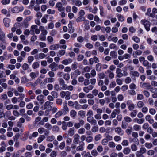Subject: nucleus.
Returning <instances> with one entry per match:
<instances>
[{
	"label": "nucleus",
	"instance_id": "nucleus-1",
	"mask_svg": "<svg viewBox=\"0 0 157 157\" xmlns=\"http://www.w3.org/2000/svg\"><path fill=\"white\" fill-rule=\"evenodd\" d=\"M123 73H122V70L119 68H117L116 70L117 75L116 76L118 78H121L123 76H126L128 75V73L126 71V69L123 70Z\"/></svg>",
	"mask_w": 157,
	"mask_h": 157
},
{
	"label": "nucleus",
	"instance_id": "nucleus-2",
	"mask_svg": "<svg viewBox=\"0 0 157 157\" xmlns=\"http://www.w3.org/2000/svg\"><path fill=\"white\" fill-rule=\"evenodd\" d=\"M71 93L69 91H61L60 93V95L61 98H65L66 100H69L71 98Z\"/></svg>",
	"mask_w": 157,
	"mask_h": 157
},
{
	"label": "nucleus",
	"instance_id": "nucleus-3",
	"mask_svg": "<svg viewBox=\"0 0 157 157\" xmlns=\"http://www.w3.org/2000/svg\"><path fill=\"white\" fill-rule=\"evenodd\" d=\"M87 121L91 124L95 125L97 124L96 120L94 119L93 116L87 117Z\"/></svg>",
	"mask_w": 157,
	"mask_h": 157
},
{
	"label": "nucleus",
	"instance_id": "nucleus-4",
	"mask_svg": "<svg viewBox=\"0 0 157 157\" xmlns=\"http://www.w3.org/2000/svg\"><path fill=\"white\" fill-rule=\"evenodd\" d=\"M49 67L51 69L52 71H55L58 69L57 64L54 62L51 63L49 66Z\"/></svg>",
	"mask_w": 157,
	"mask_h": 157
},
{
	"label": "nucleus",
	"instance_id": "nucleus-5",
	"mask_svg": "<svg viewBox=\"0 0 157 157\" xmlns=\"http://www.w3.org/2000/svg\"><path fill=\"white\" fill-rule=\"evenodd\" d=\"M127 104L128 106V108L130 111H132L134 109L135 105L130 100H128L127 101Z\"/></svg>",
	"mask_w": 157,
	"mask_h": 157
},
{
	"label": "nucleus",
	"instance_id": "nucleus-6",
	"mask_svg": "<svg viewBox=\"0 0 157 157\" xmlns=\"http://www.w3.org/2000/svg\"><path fill=\"white\" fill-rule=\"evenodd\" d=\"M44 95L42 94L39 95L37 97L36 99L39 101L40 104L42 105L44 102Z\"/></svg>",
	"mask_w": 157,
	"mask_h": 157
},
{
	"label": "nucleus",
	"instance_id": "nucleus-7",
	"mask_svg": "<svg viewBox=\"0 0 157 157\" xmlns=\"http://www.w3.org/2000/svg\"><path fill=\"white\" fill-rule=\"evenodd\" d=\"M59 85L62 86V88L63 90L67 84H65L64 80L61 78H59L58 79Z\"/></svg>",
	"mask_w": 157,
	"mask_h": 157
},
{
	"label": "nucleus",
	"instance_id": "nucleus-8",
	"mask_svg": "<svg viewBox=\"0 0 157 157\" xmlns=\"http://www.w3.org/2000/svg\"><path fill=\"white\" fill-rule=\"evenodd\" d=\"M70 114L71 117L73 119H75L77 116V112L75 110L72 109L70 111Z\"/></svg>",
	"mask_w": 157,
	"mask_h": 157
},
{
	"label": "nucleus",
	"instance_id": "nucleus-9",
	"mask_svg": "<svg viewBox=\"0 0 157 157\" xmlns=\"http://www.w3.org/2000/svg\"><path fill=\"white\" fill-rule=\"evenodd\" d=\"M80 136L78 134H75L74 136L73 142L75 144H78L79 141Z\"/></svg>",
	"mask_w": 157,
	"mask_h": 157
},
{
	"label": "nucleus",
	"instance_id": "nucleus-10",
	"mask_svg": "<svg viewBox=\"0 0 157 157\" xmlns=\"http://www.w3.org/2000/svg\"><path fill=\"white\" fill-rule=\"evenodd\" d=\"M84 143L82 144H80L79 146H77L76 148V151H83L84 149Z\"/></svg>",
	"mask_w": 157,
	"mask_h": 157
},
{
	"label": "nucleus",
	"instance_id": "nucleus-11",
	"mask_svg": "<svg viewBox=\"0 0 157 157\" xmlns=\"http://www.w3.org/2000/svg\"><path fill=\"white\" fill-rule=\"evenodd\" d=\"M115 132L118 135L121 136L123 134L124 132L121 127H117L115 128Z\"/></svg>",
	"mask_w": 157,
	"mask_h": 157
},
{
	"label": "nucleus",
	"instance_id": "nucleus-12",
	"mask_svg": "<svg viewBox=\"0 0 157 157\" xmlns=\"http://www.w3.org/2000/svg\"><path fill=\"white\" fill-rule=\"evenodd\" d=\"M60 47L59 44H54L51 45L49 47V49L51 50H57Z\"/></svg>",
	"mask_w": 157,
	"mask_h": 157
},
{
	"label": "nucleus",
	"instance_id": "nucleus-13",
	"mask_svg": "<svg viewBox=\"0 0 157 157\" xmlns=\"http://www.w3.org/2000/svg\"><path fill=\"white\" fill-rule=\"evenodd\" d=\"M55 78L51 77L46 78L44 79V82L46 83H52L55 81Z\"/></svg>",
	"mask_w": 157,
	"mask_h": 157
},
{
	"label": "nucleus",
	"instance_id": "nucleus-14",
	"mask_svg": "<svg viewBox=\"0 0 157 157\" xmlns=\"http://www.w3.org/2000/svg\"><path fill=\"white\" fill-rule=\"evenodd\" d=\"M3 21L5 27H8L9 26L10 20L9 18H4L3 19Z\"/></svg>",
	"mask_w": 157,
	"mask_h": 157
},
{
	"label": "nucleus",
	"instance_id": "nucleus-15",
	"mask_svg": "<svg viewBox=\"0 0 157 157\" xmlns=\"http://www.w3.org/2000/svg\"><path fill=\"white\" fill-rule=\"evenodd\" d=\"M72 62V59L69 58L68 59H65L62 61V63L65 65H68L69 63H71Z\"/></svg>",
	"mask_w": 157,
	"mask_h": 157
},
{
	"label": "nucleus",
	"instance_id": "nucleus-16",
	"mask_svg": "<svg viewBox=\"0 0 157 157\" xmlns=\"http://www.w3.org/2000/svg\"><path fill=\"white\" fill-rule=\"evenodd\" d=\"M133 121L134 122H136L139 124H141L144 122V120L142 118L138 119L136 118L133 119Z\"/></svg>",
	"mask_w": 157,
	"mask_h": 157
},
{
	"label": "nucleus",
	"instance_id": "nucleus-17",
	"mask_svg": "<svg viewBox=\"0 0 157 157\" xmlns=\"http://www.w3.org/2000/svg\"><path fill=\"white\" fill-rule=\"evenodd\" d=\"M0 40L3 42L5 43V34L1 29L0 30Z\"/></svg>",
	"mask_w": 157,
	"mask_h": 157
},
{
	"label": "nucleus",
	"instance_id": "nucleus-18",
	"mask_svg": "<svg viewBox=\"0 0 157 157\" xmlns=\"http://www.w3.org/2000/svg\"><path fill=\"white\" fill-rule=\"evenodd\" d=\"M143 65L145 67H147V69H149L151 67V64L149 62L146 60H145L143 62Z\"/></svg>",
	"mask_w": 157,
	"mask_h": 157
},
{
	"label": "nucleus",
	"instance_id": "nucleus-19",
	"mask_svg": "<svg viewBox=\"0 0 157 157\" xmlns=\"http://www.w3.org/2000/svg\"><path fill=\"white\" fill-rule=\"evenodd\" d=\"M130 74L133 76L136 77H138L140 75L139 73L135 71H131L130 72Z\"/></svg>",
	"mask_w": 157,
	"mask_h": 157
},
{
	"label": "nucleus",
	"instance_id": "nucleus-20",
	"mask_svg": "<svg viewBox=\"0 0 157 157\" xmlns=\"http://www.w3.org/2000/svg\"><path fill=\"white\" fill-rule=\"evenodd\" d=\"M72 2L73 4L78 6H81L82 4L80 0H73Z\"/></svg>",
	"mask_w": 157,
	"mask_h": 157
},
{
	"label": "nucleus",
	"instance_id": "nucleus-21",
	"mask_svg": "<svg viewBox=\"0 0 157 157\" xmlns=\"http://www.w3.org/2000/svg\"><path fill=\"white\" fill-rule=\"evenodd\" d=\"M89 21L88 20H86L84 22V23L85 24V29L86 30H89L90 28V26L89 25Z\"/></svg>",
	"mask_w": 157,
	"mask_h": 157
},
{
	"label": "nucleus",
	"instance_id": "nucleus-22",
	"mask_svg": "<svg viewBox=\"0 0 157 157\" xmlns=\"http://www.w3.org/2000/svg\"><path fill=\"white\" fill-rule=\"evenodd\" d=\"M131 149L128 147L124 148L123 150V152L125 155H128L131 152Z\"/></svg>",
	"mask_w": 157,
	"mask_h": 157
},
{
	"label": "nucleus",
	"instance_id": "nucleus-23",
	"mask_svg": "<svg viewBox=\"0 0 157 157\" xmlns=\"http://www.w3.org/2000/svg\"><path fill=\"white\" fill-rule=\"evenodd\" d=\"M68 133L70 136H72L75 133V129L73 128H70L68 131Z\"/></svg>",
	"mask_w": 157,
	"mask_h": 157
},
{
	"label": "nucleus",
	"instance_id": "nucleus-24",
	"mask_svg": "<svg viewBox=\"0 0 157 157\" xmlns=\"http://www.w3.org/2000/svg\"><path fill=\"white\" fill-rule=\"evenodd\" d=\"M52 131L54 132H58L59 131V128L56 125H54L52 127Z\"/></svg>",
	"mask_w": 157,
	"mask_h": 157
},
{
	"label": "nucleus",
	"instance_id": "nucleus-25",
	"mask_svg": "<svg viewBox=\"0 0 157 157\" xmlns=\"http://www.w3.org/2000/svg\"><path fill=\"white\" fill-rule=\"evenodd\" d=\"M75 109H76L79 110L82 108L81 105L78 104V102L76 101L75 102Z\"/></svg>",
	"mask_w": 157,
	"mask_h": 157
},
{
	"label": "nucleus",
	"instance_id": "nucleus-26",
	"mask_svg": "<svg viewBox=\"0 0 157 157\" xmlns=\"http://www.w3.org/2000/svg\"><path fill=\"white\" fill-rule=\"evenodd\" d=\"M65 52L66 51L65 50H60L57 53V55L58 56H61L64 55L65 54Z\"/></svg>",
	"mask_w": 157,
	"mask_h": 157
},
{
	"label": "nucleus",
	"instance_id": "nucleus-27",
	"mask_svg": "<svg viewBox=\"0 0 157 157\" xmlns=\"http://www.w3.org/2000/svg\"><path fill=\"white\" fill-rule=\"evenodd\" d=\"M45 136L44 135H40L38 139L37 142L39 143H40L45 139Z\"/></svg>",
	"mask_w": 157,
	"mask_h": 157
},
{
	"label": "nucleus",
	"instance_id": "nucleus-28",
	"mask_svg": "<svg viewBox=\"0 0 157 157\" xmlns=\"http://www.w3.org/2000/svg\"><path fill=\"white\" fill-rule=\"evenodd\" d=\"M73 89L74 87L70 85L68 86L67 85L63 90H66V89H67L68 90L70 91H72L73 90Z\"/></svg>",
	"mask_w": 157,
	"mask_h": 157
},
{
	"label": "nucleus",
	"instance_id": "nucleus-29",
	"mask_svg": "<svg viewBox=\"0 0 157 157\" xmlns=\"http://www.w3.org/2000/svg\"><path fill=\"white\" fill-rule=\"evenodd\" d=\"M85 21V17L83 16H79V17L76 19L77 22H79Z\"/></svg>",
	"mask_w": 157,
	"mask_h": 157
},
{
	"label": "nucleus",
	"instance_id": "nucleus-30",
	"mask_svg": "<svg viewBox=\"0 0 157 157\" xmlns=\"http://www.w3.org/2000/svg\"><path fill=\"white\" fill-rule=\"evenodd\" d=\"M65 147V142L64 141H63V142H61L60 143L59 147V148L60 150H62Z\"/></svg>",
	"mask_w": 157,
	"mask_h": 157
},
{
	"label": "nucleus",
	"instance_id": "nucleus-31",
	"mask_svg": "<svg viewBox=\"0 0 157 157\" xmlns=\"http://www.w3.org/2000/svg\"><path fill=\"white\" fill-rule=\"evenodd\" d=\"M50 94L51 95L55 98H57L58 96V93L55 91H52Z\"/></svg>",
	"mask_w": 157,
	"mask_h": 157
},
{
	"label": "nucleus",
	"instance_id": "nucleus-32",
	"mask_svg": "<svg viewBox=\"0 0 157 157\" xmlns=\"http://www.w3.org/2000/svg\"><path fill=\"white\" fill-rule=\"evenodd\" d=\"M55 139V137L53 135H51L48 137L46 139V141L48 142H52Z\"/></svg>",
	"mask_w": 157,
	"mask_h": 157
},
{
	"label": "nucleus",
	"instance_id": "nucleus-33",
	"mask_svg": "<svg viewBox=\"0 0 157 157\" xmlns=\"http://www.w3.org/2000/svg\"><path fill=\"white\" fill-rule=\"evenodd\" d=\"M85 112L83 110H80L78 112V115L82 118H83L85 116Z\"/></svg>",
	"mask_w": 157,
	"mask_h": 157
},
{
	"label": "nucleus",
	"instance_id": "nucleus-34",
	"mask_svg": "<svg viewBox=\"0 0 157 157\" xmlns=\"http://www.w3.org/2000/svg\"><path fill=\"white\" fill-rule=\"evenodd\" d=\"M40 66V64L38 62H35L32 65V67L34 69L38 68Z\"/></svg>",
	"mask_w": 157,
	"mask_h": 157
},
{
	"label": "nucleus",
	"instance_id": "nucleus-35",
	"mask_svg": "<svg viewBox=\"0 0 157 157\" xmlns=\"http://www.w3.org/2000/svg\"><path fill=\"white\" fill-rule=\"evenodd\" d=\"M101 63H97L96 66V69L98 71H101Z\"/></svg>",
	"mask_w": 157,
	"mask_h": 157
},
{
	"label": "nucleus",
	"instance_id": "nucleus-36",
	"mask_svg": "<svg viewBox=\"0 0 157 157\" xmlns=\"http://www.w3.org/2000/svg\"><path fill=\"white\" fill-rule=\"evenodd\" d=\"M63 78L66 81H68L70 78L69 74L68 73H64L63 74Z\"/></svg>",
	"mask_w": 157,
	"mask_h": 157
},
{
	"label": "nucleus",
	"instance_id": "nucleus-37",
	"mask_svg": "<svg viewBox=\"0 0 157 157\" xmlns=\"http://www.w3.org/2000/svg\"><path fill=\"white\" fill-rule=\"evenodd\" d=\"M91 154L93 156L96 157L98 155V153L95 149H94L91 151Z\"/></svg>",
	"mask_w": 157,
	"mask_h": 157
},
{
	"label": "nucleus",
	"instance_id": "nucleus-38",
	"mask_svg": "<svg viewBox=\"0 0 157 157\" xmlns=\"http://www.w3.org/2000/svg\"><path fill=\"white\" fill-rule=\"evenodd\" d=\"M19 10L17 7H15L11 9L12 12L14 13H17L19 12Z\"/></svg>",
	"mask_w": 157,
	"mask_h": 157
},
{
	"label": "nucleus",
	"instance_id": "nucleus-39",
	"mask_svg": "<svg viewBox=\"0 0 157 157\" xmlns=\"http://www.w3.org/2000/svg\"><path fill=\"white\" fill-rule=\"evenodd\" d=\"M137 113V111L136 110H133L130 113V116L132 117H135Z\"/></svg>",
	"mask_w": 157,
	"mask_h": 157
},
{
	"label": "nucleus",
	"instance_id": "nucleus-40",
	"mask_svg": "<svg viewBox=\"0 0 157 157\" xmlns=\"http://www.w3.org/2000/svg\"><path fill=\"white\" fill-rule=\"evenodd\" d=\"M110 55L112 57L114 58H116L117 57V52L114 51H112L110 53Z\"/></svg>",
	"mask_w": 157,
	"mask_h": 157
},
{
	"label": "nucleus",
	"instance_id": "nucleus-41",
	"mask_svg": "<svg viewBox=\"0 0 157 157\" xmlns=\"http://www.w3.org/2000/svg\"><path fill=\"white\" fill-rule=\"evenodd\" d=\"M90 154V152H86V151H83L81 153V155L84 157H88Z\"/></svg>",
	"mask_w": 157,
	"mask_h": 157
},
{
	"label": "nucleus",
	"instance_id": "nucleus-42",
	"mask_svg": "<svg viewBox=\"0 0 157 157\" xmlns=\"http://www.w3.org/2000/svg\"><path fill=\"white\" fill-rule=\"evenodd\" d=\"M36 2L37 4L39 5L42 3L45 4L46 3V0H36Z\"/></svg>",
	"mask_w": 157,
	"mask_h": 157
},
{
	"label": "nucleus",
	"instance_id": "nucleus-43",
	"mask_svg": "<svg viewBox=\"0 0 157 157\" xmlns=\"http://www.w3.org/2000/svg\"><path fill=\"white\" fill-rule=\"evenodd\" d=\"M44 127L48 130H50L52 127V125L49 123H46L45 124Z\"/></svg>",
	"mask_w": 157,
	"mask_h": 157
},
{
	"label": "nucleus",
	"instance_id": "nucleus-44",
	"mask_svg": "<svg viewBox=\"0 0 157 157\" xmlns=\"http://www.w3.org/2000/svg\"><path fill=\"white\" fill-rule=\"evenodd\" d=\"M8 98L6 94H3L1 95L0 99L2 101Z\"/></svg>",
	"mask_w": 157,
	"mask_h": 157
},
{
	"label": "nucleus",
	"instance_id": "nucleus-45",
	"mask_svg": "<svg viewBox=\"0 0 157 157\" xmlns=\"http://www.w3.org/2000/svg\"><path fill=\"white\" fill-rule=\"evenodd\" d=\"M145 146L147 148L150 149L152 147L153 145L151 143H146L145 144Z\"/></svg>",
	"mask_w": 157,
	"mask_h": 157
},
{
	"label": "nucleus",
	"instance_id": "nucleus-46",
	"mask_svg": "<svg viewBox=\"0 0 157 157\" xmlns=\"http://www.w3.org/2000/svg\"><path fill=\"white\" fill-rule=\"evenodd\" d=\"M63 114L62 112L61 111H59L55 115V117L56 118H58L60 116H61Z\"/></svg>",
	"mask_w": 157,
	"mask_h": 157
},
{
	"label": "nucleus",
	"instance_id": "nucleus-47",
	"mask_svg": "<svg viewBox=\"0 0 157 157\" xmlns=\"http://www.w3.org/2000/svg\"><path fill=\"white\" fill-rule=\"evenodd\" d=\"M128 125V123L125 121H123L122 122L121 127L123 129H126Z\"/></svg>",
	"mask_w": 157,
	"mask_h": 157
},
{
	"label": "nucleus",
	"instance_id": "nucleus-48",
	"mask_svg": "<svg viewBox=\"0 0 157 157\" xmlns=\"http://www.w3.org/2000/svg\"><path fill=\"white\" fill-rule=\"evenodd\" d=\"M117 17H118V20L122 22L124 20V17L121 14H119L117 16Z\"/></svg>",
	"mask_w": 157,
	"mask_h": 157
},
{
	"label": "nucleus",
	"instance_id": "nucleus-49",
	"mask_svg": "<svg viewBox=\"0 0 157 157\" xmlns=\"http://www.w3.org/2000/svg\"><path fill=\"white\" fill-rule=\"evenodd\" d=\"M132 39L135 42L137 43H139L140 41V39L139 38L135 36H134L132 37Z\"/></svg>",
	"mask_w": 157,
	"mask_h": 157
},
{
	"label": "nucleus",
	"instance_id": "nucleus-50",
	"mask_svg": "<svg viewBox=\"0 0 157 157\" xmlns=\"http://www.w3.org/2000/svg\"><path fill=\"white\" fill-rule=\"evenodd\" d=\"M63 111L65 112H68L69 111V108L67 106V103H63Z\"/></svg>",
	"mask_w": 157,
	"mask_h": 157
},
{
	"label": "nucleus",
	"instance_id": "nucleus-51",
	"mask_svg": "<svg viewBox=\"0 0 157 157\" xmlns=\"http://www.w3.org/2000/svg\"><path fill=\"white\" fill-rule=\"evenodd\" d=\"M22 67L24 70H26L29 68V66L28 64L25 63L23 64Z\"/></svg>",
	"mask_w": 157,
	"mask_h": 157
},
{
	"label": "nucleus",
	"instance_id": "nucleus-52",
	"mask_svg": "<svg viewBox=\"0 0 157 157\" xmlns=\"http://www.w3.org/2000/svg\"><path fill=\"white\" fill-rule=\"evenodd\" d=\"M93 138L91 136H88L86 138V141L87 143H90L92 141Z\"/></svg>",
	"mask_w": 157,
	"mask_h": 157
},
{
	"label": "nucleus",
	"instance_id": "nucleus-53",
	"mask_svg": "<svg viewBox=\"0 0 157 157\" xmlns=\"http://www.w3.org/2000/svg\"><path fill=\"white\" fill-rule=\"evenodd\" d=\"M99 9L100 10V14L102 16H104V14L103 11V7L100 6H99Z\"/></svg>",
	"mask_w": 157,
	"mask_h": 157
},
{
	"label": "nucleus",
	"instance_id": "nucleus-54",
	"mask_svg": "<svg viewBox=\"0 0 157 157\" xmlns=\"http://www.w3.org/2000/svg\"><path fill=\"white\" fill-rule=\"evenodd\" d=\"M99 103L101 106H103L105 103V100L104 99H100L99 100Z\"/></svg>",
	"mask_w": 157,
	"mask_h": 157
},
{
	"label": "nucleus",
	"instance_id": "nucleus-55",
	"mask_svg": "<svg viewBox=\"0 0 157 157\" xmlns=\"http://www.w3.org/2000/svg\"><path fill=\"white\" fill-rule=\"evenodd\" d=\"M68 26L69 28V29H71L69 32L70 33V32L71 33H73L74 31V29L72 28V23L71 21L70 22V23L68 25Z\"/></svg>",
	"mask_w": 157,
	"mask_h": 157
},
{
	"label": "nucleus",
	"instance_id": "nucleus-56",
	"mask_svg": "<svg viewBox=\"0 0 157 157\" xmlns=\"http://www.w3.org/2000/svg\"><path fill=\"white\" fill-rule=\"evenodd\" d=\"M34 59V57L33 56H29L28 58V62L30 64Z\"/></svg>",
	"mask_w": 157,
	"mask_h": 157
},
{
	"label": "nucleus",
	"instance_id": "nucleus-57",
	"mask_svg": "<svg viewBox=\"0 0 157 157\" xmlns=\"http://www.w3.org/2000/svg\"><path fill=\"white\" fill-rule=\"evenodd\" d=\"M85 131V130L83 128H82L78 130V132L80 134H83L84 133Z\"/></svg>",
	"mask_w": 157,
	"mask_h": 157
},
{
	"label": "nucleus",
	"instance_id": "nucleus-58",
	"mask_svg": "<svg viewBox=\"0 0 157 157\" xmlns=\"http://www.w3.org/2000/svg\"><path fill=\"white\" fill-rule=\"evenodd\" d=\"M137 105L138 107L141 108L144 106V103L142 101H140L138 102Z\"/></svg>",
	"mask_w": 157,
	"mask_h": 157
},
{
	"label": "nucleus",
	"instance_id": "nucleus-59",
	"mask_svg": "<svg viewBox=\"0 0 157 157\" xmlns=\"http://www.w3.org/2000/svg\"><path fill=\"white\" fill-rule=\"evenodd\" d=\"M124 119L126 122H130L132 121L131 118L129 117L126 116L124 117Z\"/></svg>",
	"mask_w": 157,
	"mask_h": 157
},
{
	"label": "nucleus",
	"instance_id": "nucleus-60",
	"mask_svg": "<svg viewBox=\"0 0 157 157\" xmlns=\"http://www.w3.org/2000/svg\"><path fill=\"white\" fill-rule=\"evenodd\" d=\"M39 37L41 41H44L46 40V37L45 35H43L42 34H40L39 36Z\"/></svg>",
	"mask_w": 157,
	"mask_h": 157
},
{
	"label": "nucleus",
	"instance_id": "nucleus-61",
	"mask_svg": "<svg viewBox=\"0 0 157 157\" xmlns=\"http://www.w3.org/2000/svg\"><path fill=\"white\" fill-rule=\"evenodd\" d=\"M30 4L29 5V7L30 9H32L33 8L35 4V1L34 0H31L30 1Z\"/></svg>",
	"mask_w": 157,
	"mask_h": 157
},
{
	"label": "nucleus",
	"instance_id": "nucleus-62",
	"mask_svg": "<svg viewBox=\"0 0 157 157\" xmlns=\"http://www.w3.org/2000/svg\"><path fill=\"white\" fill-rule=\"evenodd\" d=\"M131 148L133 151H136L137 150V147L135 144H133L131 145Z\"/></svg>",
	"mask_w": 157,
	"mask_h": 157
},
{
	"label": "nucleus",
	"instance_id": "nucleus-63",
	"mask_svg": "<svg viewBox=\"0 0 157 157\" xmlns=\"http://www.w3.org/2000/svg\"><path fill=\"white\" fill-rule=\"evenodd\" d=\"M29 25L28 24V22L25 21H24L22 23V26H23L25 28H27L28 26Z\"/></svg>",
	"mask_w": 157,
	"mask_h": 157
},
{
	"label": "nucleus",
	"instance_id": "nucleus-64",
	"mask_svg": "<svg viewBox=\"0 0 157 157\" xmlns=\"http://www.w3.org/2000/svg\"><path fill=\"white\" fill-rule=\"evenodd\" d=\"M132 80L130 77H127L125 79V82L126 84L129 83L131 82Z\"/></svg>",
	"mask_w": 157,
	"mask_h": 157
}]
</instances>
